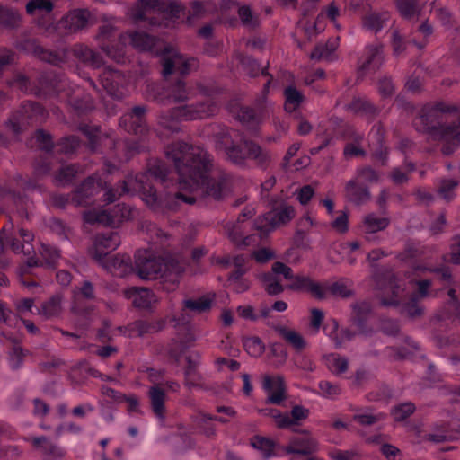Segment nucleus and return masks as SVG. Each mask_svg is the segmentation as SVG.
<instances>
[{"label":"nucleus","mask_w":460,"mask_h":460,"mask_svg":"<svg viewBox=\"0 0 460 460\" xmlns=\"http://www.w3.org/2000/svg\"><path fill=\"white\" fill-rule=\"evenodd\" d=\"M459 111L460 106L454 103L438 102L432 105H425L413 120V126L417 131L429 135L433 140L442 141L444 145L441 152L445 155H450L460 145V127L457 122L442 124L443 114Z\"/></svg>","instance_id":"nucleus-3"},{"label":"nucleus","mask_w":460,"mask_h":460,"mask_svg":"<svg viewBox=\"0 0 460 460\" xmlns=\"http://www.w3.org/2000/svg\"><path fill=\"white\" fill-rule=\"evenodd\" d=\"M415 411V405L411 402H406L394 406L391 411L394 420L402 421L411 416Z\"/></svg>","instance_id":"nucleus-58"},{"label":"nucleus","mask_w":460,"mask_h":460,"mask_svg":"<svg viewBox=\"0 0 460 460\" xmlns=\"http://www.w3.org/2000/svg\"><path fill=\"white\" fill-rule=\"evenodd\" d=\"M0 323H4L9 327L13 325L16 327L19 324H23L26 330L29 331V321L18 317V315L10 310L2 301H0Z\"/></svg>","instance_id":"nucleus-45"},{"label":"nucleus","mask_w":460,"mask_h":460,"mask_svg":"<svg viewBox=\"0 0 460 460\" xmlns=\"http://www.w3.org/2000/svg\"><path fill=\"white\" fill-rule=\"evenodd\" d=\"M251 445L252 447L261 452L264 460H268L270 457L275 455V445L270 439L257 436L251 440Z\"/></svg>","instance_id":"nucleus-52"},{"label":"nucleus","mask_w":460,"mask_h":460,"mask_svg":"<svg viewBox=\"0 0 460 460\" xmlns=\"http://www.w3.org/2000/svg\"><path fill=\"white\" fill-rule=\"evenodd\" d=\"M101 182L94 177H88L70 197H57L56 202L58 203L60 200L62 206L69 202L75 206H86L91 203V198L98 194Z\"/></svg>","instance_id":"nucleus-14"},{"label":"nucleus","mask_w":460,"mask_h":460,"mask_svg":"<svg viewBox=\"0 0 460 460\" xmlns=\"http://www.w3.org/2000/svg\"><path fill=\"white\" fill-rule=\"evenodd\" d=\"M31 51L40 59L49 64L58 66L66 62V51L64 49L60 52L51 51L44 49L42 46L31 41Z\"/></svg>","instance_id":"nucleus-35"},{"label":"nucleus","mask_w":460,"mask_h":460,"mask_svg":"<svg viewBox=\"0 0 460 460\" xmlns=\"http://www.w3.org/2000/svg\"><path fill=\"white\" fill-rule=\"evenodd\" d=\"M263 415L272 417L276 425L280 429L289 428L297 424L300 420H305L309 415V410L302 405H295L288 414H282L276 409H264L261 411Z\"/></svg>","instance_id":"nucleus-17"},{"label":"nucleus","mask_w":460,"mask_h":460,"mask_svg":"<svg viewBox=\"0 0 460 460\" xmlns=\"http://www.w3.org/2000/svg\"><path fill=\"white\" fill-rule=\"evenodd\" d=\"M62 302L63 297L61 295L56 294L52 296L49 300L41 305L40 309L39 310L40 314L46 318L58 316L63 309Z\"/></svg>","instance_id":"nucleus-40"},{"label":"nucleus","mask_w":460,"mask_h":460,"mask_svg":"<svg viewBox=\"0 0 460 460\" xmlns=\"http://www.w3.org/2000/svg\"><path fill=\"white\" fill-rule=\"evenodd\" d=\"M89 17L87 10H73L62 17L58 22L54 23L53 33H58L59 36L75 33L86 27Z\"/></svg>","instance_id":"nucleus-12"},{"label":"nucleus","mask_w":460,"mask_h":460,"mask_svg":"<svg viewBox=\"0 0 460 460\" xmlns=\"http://www.w3.org/2000/svg\"><path fill=\"white\" fill-rule=\"evenodd\" d=\"M400 14L405 19L419 15L422 6L420 0H394Z\"/></svg>","instance_id":"nucleus-44"},{"label":"nucleus","mask_w":460,"mask_h":460,"mask_svg":"<svg viewBox=\"0 0 460 460\" xmlns=\"http://www.w3.org/2000/svg\"><path fill=\"white\" fill-rule=\"evenodd\" d=\"M165 154L174 164L181 189L190 192L188 196L195 199L194 203L221 201L231 194L234 176L222 168L214 169L212 156L203 147L180 141L168 146Z\"/></svg>","instance_id":"nucleus-1"},{"label":"nucleus","mask_w":460,"mask_h":460,"mask_svg":"<svg viewBox=\"0 0 460 460\" xmlns=\"http://www.w3.org/2000/svg\"><path fill=\"white\" fill-rule=\"evenodd\" d=\"M276 330L279 334L294 349L301 350L305 347V341L304 338L296 331L288 329L284 326H279Z\"/></svg>","instance_id":"nucleus-50"},{"label":"nucleus","mask_w":460,"mask_h":460,"mask_svg":"<svg viewBox=\"0 0 460 460\" xmlns=\"http://www.w3.org/2000/svg\"><path fill=\"white\" fill-rule=\"evenodd\" d=\"M184 8L181 3L171 0H139L131 9L135 22L148 20L151 25L169 27L179 19Z\"/></svg>","instance_id":"nucleus-7"},{"label":"nucleus","mask_w":460,"mask_h":460,"mask_svg":"<svg viewBox=\"0 0 460 460\" xmlns=\"http://www.w3.org/2000/svg\"><path fill=\"white\" fill-rule=\"evenodd\" d=\"M8 230L7 226H4L0 234V253L8 249L12 250L14 253L18 254L23 252V243L19 238L6 234Z\"/></svg>","instance_id":"nucleus-42"},{"label":"nucleus","mask_w":460,"mask_h":460,"mask_svg":"<svg viewBox=\"0 0 460 460\" xmlns=\"http://www.w3.org/2000/svg\"><path fill=\"white\" fill-rule=\"evenodd\" d=\"M148 87L156 93L154 94V99L158 102L165 104L167 102L172 101L174 102H187L190 98L191 91L187 87L186 83L182 79H177L175 82L171 84L165 90L164 93L159 92V86L157 84H150Z\"/></svg>","instance_id":"nucleus-16"},{"label":"nucleus","mask_w":460,"mask_h":460,"mask_svg":"<svg viewBox=\"0 0 460 460\" xmlns=\"http://www.w3.org/2000/svg\"><path fill=\"white\" fill-rule=\"evenodd\" d=\"M285 96V111L287 112L295 111L303 102V94L294 86H288L284 90Z\"/></svg>","instance_id":"nucleus-46"},{"label":"nucleus","mask_w":460,"mask_h":460,"mask_svg":"<svg viewBox=\"0 0 460 460\" xmlns=\"http://www.w3.org/2000/svg\"><path fill=\"white\" fill-rule=\"evenodd\" d=\"M243 348L252 357H259L264 351V345L259 337H248L243 341Z\"/></svg>","instance_id":"nucleus-60"},{"label":"nucleus","mask_w":460,"mask_h":460,"mask_svg":"<svg viewBox=\"0 0 460 460\" xmlns=\"http://www.w3.org/2000/svg\"><path fill=\"white\" fill-rule=\"evenodd\" d=\"M80 146V139L75 136L65 137L58 143V152L72 155Z\"/></svg>","instance_id":"nucleus-62"},{"label":"nucleus","mask_w":460,"mask_h":460,"mask_svg":"<svg viewBox=\"0 0 460 460\" xmlns=\"http://www.w3.org/2000/svg\"><path fill=\"white\" fill-rule=\"evenodd\" d=\"M2 334L12 341V348L9 352V364L12 369H17L22 366L24 356L18 338L13 332L7 331H2Z\"/></svg>","instance_id":"nucleus-38"},{"label":"nucleus","mask_w":460,"mask_h":460,"mask_svg":"<svg viewBox=\"0 0 460 460\" xmlns=\"http://www.w3.org/2000/svg\"><path fill=\"white\" fill-rule=\"evenodd\" d=\"M262 388L267 393V402L279 405L286 399V386L284 378L280 376H265Z\"/></svg>","instance_id":"nucleus-21"},{"label":"nucleus","mask_w":460,"mask_h":460,"mask_svg":"<svg viewBox=\"0 0 460 460\" xmlns=\"http://www.w3.org/2000/svg\"><path fill=\"white\" fill-rule=\"evenodd\" d=\"M295 217V208L292 206L282 205L256 218L254 227L260 232L262 239L276 227L288 223Z\"/></svg>","instance_id":"nucleus-9"},{"label":"nucleus","mask_w":460,"mask_h":460,"mask_svg":"<svg viewBox=\"0 0 460 460\" xmlns=\"http://www.w3.org/2000/svg\"><path fill=\"white\" fill-rule=\"evenodd\" d=\"M120 237L117 232L110 231L98 234L95 238L96 252L94 257L102 261L108 252L116 250L120 244Z\"/></svg>","instance_id":"nucleus-24"},{"label":"nucleus","mask_w":460,"mask_h":460,"mask_svg":"<svg viewBox=\"0 0 460 460\" xmlns=\"http://www.w3.org/2000/svg\"><path fill=\"white\" fill-rule=\"evenodd\" d=\"M241 62H242V66H243V69L251 76L258 75L260 74V71H261V75H269V74L267 72V68L261 69V66L258 63V61L253 59L251 57H244Z\"/></svg>","instance_id":"nucleus-64"},{"label":"nucleus","mask_w":460,"mask_h":460,"mask_svg":"<svg viewBox=\"0 0 460 460\" xmlns=\"http://www.w3.org/2000/svg\"><path fill=\"white\" fill-rule=\"evenodd\" d=\"M316 449L315 441L308 435L303 434L291 439L287 452L303 456L311 455Z\"/></svg>","instance_id":"nucleus-31"},{"label":"nucleus","mask_w":460,"mask_h":460,"mask_svg":"<svg viewBox=\"0 0 460 460\" xmlns=\"http://www.w3.org/2000/svg\"><path fill=\"white\" fill-rule=\"evenodd\" d=\"M73 54L81 62L92 66L93 68H100L103 65V58L102 55L86 45H75L73 48Z\"/></svg>","instance_id":"nucleus-30"},{"label":"nucleus","mask_w":460,"mask_h":460,"mask_svg":"<svg viewBox=\"0 0 460 460\" xmlns=\"http://www.w3.org/2000/svg\"><path fill=\"white\" fill-rule=\"evenodd\" d=\"M53 4L49 0H31V21L47 35L53 34Z\"/></svg>","instance_id":"nucleus-11"},{"label":"nucleus","mask_w":460,"mask_h":460,"mask_svg":"<svg viewBox=\"0 0 460 460\" xmlns=\"http://www.w3.org/2000/svg\"><path fill=\"white\" fill-rule=\"evenodd\" d=\"M103 266L113 276L122 278L132 271L130 257L128 255H116L103 261Z\"/></svg>","instance_id":"nucleus-27"},{"label":"nucleus","mask_w":460,"mask_h":460,"mask_svg":"<svg viewBox=\"0 0 460 460\" xmlns=\"http://www.w3.org/2000/svg\"><path fill=\"white\" fill-rule=\"evenodd\" d=\"M20 20L19 14L13 9L4 7L0 4V24L8 27L14 28L18 25Z\"/></svg>","instance_id":"nucleus-57"},{"label":"nucleus","mask_w":460,"mask_h":460,"mask_svg":"<svg viewBox=\"0 0 460 460\" xmlns=\"http://www.w3.org/2000/svg\"><path fill=\"white\" fill-rule=\"evenodd\" d=\"M187 366L184 369L185 385L189 388L198 387L203 380L202 375L198 368L201 363V355L199 352H192L186 357Z\"/></svg>","instance_id":"nucleus-23"},{"label":"nucleus","mask_w":460,"mask_h":460,"mask_svg":"<svg viewBox=\"0 0 460 460\" xmlns=\"http://www.w3.org/2000/svg\"><path fill=\"white\" fill-rule=\"evenodd\" d=\"M352 310H353V314H352L353 323L357 325V327L358 328L360 332H362V333L365 332V331H364L365 323L372 310L371 304L368 301H365V300L360 301V302L355 303L352 305Z\"/></svg>","instance_id":"nucleus-39"},{"label":"nucleus","mask_w":460,"mask_h":460,"mask_svg":"<svg viewBox=\"0 0 460 460\" xmlns=\"http://www.w3.org/2000/svg\"><path fill=\"white\" fill-rule=\"evenodd\" d=\"M126 294L132 300L134 306L138 308L149 309L157 302L156 296L147 288H131Z\"/></svg>","instance_id":"nucleus-28"},{"label":"nucleus","mask_w":460,"mask_h":460,"mask_svg":"<svg viewBox=\"0 0 460 460\" xmlns=\"http://www.w3.org/2000/svg\"><path fill=\"white\" fill-rule=\"evenodd\" d=\"M184 308L197 313H202L211 307L212 298L208 296H203L197 299H186L183 302Z\"/></svg>","instance_id":"nucleus-54"},{"label":"nucleus","mask_w":460,"mask_h":460,"mask_svg":"<svg viewBox=\"0 0 460 460\" xmlns=\"http://www.w3.org/2000/svg\"><path fill=\"white\" fill-rule=\"evenodd\" d=\"M354 180L359 183H374L378 181L379 175L377 172L370 166H365L357 170Z\"/></svg>","instance_id":"nucleus-63"},{"label":"nucleus","mask_w":460,"mask_h":460,"mask_svg":"<svg viewBox=\"0 0 460 460\" xmlns=\"http://www.w3.org/2000/svg\"><path fill=\"white\" fill-rule=\"evenodd\" d=\"M459 181L452 179H442L438 188V195L447 202L452 201L456 197V190Z\"/></svg>","instance_id":"nucleus-51"},{"label":"nucleus","mask_w":460,"mask_h":460,"mask_svg":"<svg viewBox=\"0 0 460 460\" xmlns=\"http://www.w3.org/2000/svg\"><path fill=\"white\" fill-rule=\"evenodd\" d=\"M150 404L155 415L160 419L164 418V402H165V392L159 385H155L150 387L148 392Z\"/></svg>","instance_id":"nucleus-37"},{"label":"nucleus","mask_w":460,"mask_h":460,"mask_svg":"<svg viewBox=\"0 0 460 460\" xmlns=\"http://www.w3.org/2000/svg\"><path fill=\"white\" fill-rule=\"evenodd\" d=\"M419 35L422 38L421 40L418 41L416 39V36H413L412 42L414 45H416L419 49H423L429 40V38L433 34V27L432 25L428 22V20L424 21L421 24L418 26L413 35Z\"/></svg>","instance_id":"nucleus-55"},{"label":"nucleus","mask_w":460,"mask_h":460,"mask_svg":"<svg viewBox=\"0 0 460 460\" xmlns=\"http://www.w3.org/2000/svg\"><path fill=\"white\" fill-rule=\"evenodd\" d=\"M217 110V104L211 100L185 104L162 113L159 118V124L172 132H178L180 130V121L208 119L214 116Z\"/></svg>","instance_id":"nucleus-8"},{"label":"nucleus","mask_w":460,"mask_h":460,"mask_svg":"<svg viewBox=\"0 0 460 460\" xmlns=\"http://www.w3.org/2000/svg\"><path fill=\"white\" fill-rule=\"evenodd\" d=\"M103 89L114 99H121L126 94L127 78L119 70L106 66L100 75Z\"/></svg>","instance_id":"nucleus-15"},{"label":"nucleus","mask_w":460,"mask_h":460,"mask_svg":"<svg viewBox=\"0 0 460 460\" xmlns=\"http://www.w3.org/2000/svg\"><path fill=\"white\" fill-rule=\"evenodd\" d=\"M131 208L125 204L117 205L112 211L105 209H93L84 213V220L88 224H102L115 226L123 220L131 218Z\"/></svg>","instance_id":"nucleus-10"},{"label":"nucleus","mask_w":460,"mask_h":460,"mask_svg":"<svg viewBox=\"0 0 460 460\" xmlns=\"http://www.w3.org/2000/svg\"><path fill=\"white\" fill-rule=\"evenodd\" d=\"M212 137L217 150L223 151L227 159L235 164H243L246 159L264 165L270 160V154L257 143L243 138L233 128L221 124L212 126Z\"/></svg>","instance_id":"nucleus-4"},{"label":"nucleus","mask_w":460,"mask_h":460,"mask_svg":"<svg viewBox=\"0 0 460 460\" xmlns=\"http://www.w3.org/2000/svg\"><path fill=\"white\" fill-rule=\"evenodd\" d=\"M146 111L145 106H135L131 112L120 118L119 126L129 133L144 136L148 132L144 118Z\"/></svg>","instance_id":"nucleus-18"},{"label":"nucleus","mask_w":460,"mask_h":460,"mask_svg":"<svg viewBox=\"0 0 460 460\" xmlns=\"http://www.w3.org/2000/svg\"><path fill=\"white\" fill-rule=\"evenodd\" d=\"M319 395L327 399L336 398L341 392V387L337 384H333L328 380H322L318 383Z\"/></svg>","instance_id":"nucleus-61"},{"label":"nucleus","mask_w":460,"mask_h":460,"mask_svg":"<svg viewBox=\"0 0 460 460\" xmlns=\"http://www.w3.org/2000/svg\"><path fill=\"white\" fill-rule=\"evenodd\" d=\"M126 34H121L119 39V42L115 45H110L108 43H102L101 49L106 54L108 58L112 59L118 64H123L126 61L125 44L128 40Z\"/></svg>","instance_id":"nucleus-36"},{"label":"nucleus","mask_w":460,"mask_h":460,"mask_svg":"<svg viewBox=\"0 0 460 460\" xmlns=\"http://www.w3.org/2000/svg\"><path fill=\"white\" fill-rule=\"evenodd\" d=\"M81 172V166L78 164L63 165L55 176L56 181L59 185L70 184Z\"/></svg>","instance_id":"nucleus-49"},{"label":"nucleus","mask_w":460,"mask_h":460,"mask_svg":"<svg viewBox=\"0 0 460 460\" xmlns=\"http://www.w3.org/2000/svg\"><path fill=\"white\" fill-rule=\"evenodd\" d=\"M338 47V39L329 40L325 44H318L310 55L312 60H332L333 53Z\"/></svg>","instance_id":"nucleus-41"},{"label":"nucleus","mask_w":460,"mask_h":460,"mask_svg":"<svg viewBox=\"0 0 460 460\" xmlns=\"http://www.w3.org/2000/svg\"><path fill=\"white\" fill-rule=\"evenodd\" d=\"M385 279L387 281V287H384L381 284V280H380L379 276H375V281L376 283V288L378 289H386V288H388L390 290L391 294H392V297L391 298H382L381 299V304L384 306H396V305H399L398 297H399L400 293H401V288L397 284L396 279L394 278V276L393 274L388 273L385 276Z\"/></svg>","instance_id":"nucleus-33"},{"label":"nucleus","mask_w":460,"mask_h":460,"mask_svg":"<svg viewBox=\"0 0 460 460\" xmlns=\"http://www.w3.org/2000/svg\"><path fill=\"white\" fill-rule=\"evenodd\" d=\"M28 126L29 113L25 105H22L21 109L13 111L6 122V127L17 138L19 135L27 128Z\"/></svg>","instance_id":"nucleus-32"},{"label":"nucleus","mask_w":460,"mask_h":460,"mask_svg":"<svg viewBox=\"0 0 460 460\" xmlns=\"http://www.w3.org/2000/svg\"><path fill=\"white\" fill-rule=\"evenodd\" d=\"M270 81H267L263 86L261 95L256 100L258 111L243 106L237 112L236 119L249 129L256 128L262 121L264 116L266 97L269 93Z\"/></svg>","instance_id":"nucleus-13"},{"label":"nucleus","mask_w":460,"mask_h":460,"mask_svg":"<svg viewBox=\"0 0 460 460\" xmlns=\"http://www.w3.org/2000/svg\"><path fill=\"white\" fill-rule=\"evenodd\" d=\"M383 46L381 44H369L365 47L364 53L359 59V69L362 73L377 70L384 61Z\"/></svg>","instance_id":"nucleus-20"},{"label":"nucleus","mask_w":460,"mask_h":460,"mask_svg":"<svg viewBox=\"0 0 460 460\" xmlns=\"http://www.w3.org/2000/svg\"><path fill=\"white\" fill-rule=\"evenodd\" d=\"M162 329L159 323H151L144 320H138L131 324V331L135 332L138 336H144L148 333H155Z\"/></svg>","instance_id":"nucleus-53"},{"label":"nucleus","mask_w":460,"mask_h":460,"mask_svg":"<svg viewBox=\"0 0 460 460\" xmlns=\"http://www.w3.org/2000/svg\"><path fill=\"white\" fill-rule=\"evenodd\" d=\"M391 19V14L387 11L370 12L365 14L361 20L362 28L367 31L377 34L385 27L387 26Z\"/></svg>","instance_id":"nucleus-25"},{"label":"nucleus","mask_w":460,"mask_h":460,"mask_svg":"<svg viewBox=\"0 0 460 460\" xmlns=\"http://www.w3.org/2000/svg\"><path fill=\"white\" fill-rule=\"evenodd\" d=\"M33 444L40 448L46 455L53 458H61L65 456V450L58 446L51 443L46 437H36L33 438Z\"/></svg>","instance_id":"nucleus-48"},{"label":"nucleus","mask_w":460,"mask_h":460,"mask_svg":"<svg viewBox=\"0 0 460 460\" xmlns=\"http://www.w3.org/2000/svg\"><path fill=\"white\" fill-rule=\"evenodd\" d=\"M35 139L40 149L44 151L47 155H50L54 147L51 135L42 129H39L35 132Z\"/></svg>","instance_id":"nucleus-59"},{"label":"nucleus","mask_w":460,"mask_h":460,"mask_svg":"<svg viewBox=\"0 0 460 460\" xmlns=\"http://www.w3.org/2000/svg\"><path fill=\"white\" fill-rule=\"evenodd\" d=\"M65 84L64 79L58 77L53 72H46L39 78V88L35 94H57L61 92Z\"/></svg>","instance_id":"nucleus-26"},{"label":"nucleus","mask_w":460,"mask_h":460,"mask_svg":"<svg viewBox=\"0 0 460 460\" xmlns=\"http://www.w3.org/2000/svg\"><path fill=\"white\" fill-rule=\"evenodd\" d=\"M80 130L88 138V145L91 150L97 151L103 140L100 128L98 127L84 125L80 127ZM104 140H109L111 143L113 142V140L108 137H106Z\"/></svg>","instance_id":"nucleus-43"},{"label":"nucleus","mask_w":460,"mask_h":460,"mask_svg":"<svg viewBox=\"0 0 460 460\" xmlns=\"http://www.w3.org/2000/svg\"><path fill=\"white\" fill-rule=\"evenodd\" d=\"M184 269V264L172 256L156 257L148 251H138L135 255L134 270L137 274L143 279H162L171 285L165 288L167 291L175 288Z\"/></svg>","instance_id":"nucleus-6"},{"label":"nucleus","mask_w":460,"mask_h":460,"mask_svg":"<svg viewBox=\"0 0 460 460\" xmlns=\"http://www.w3.org/2000/svg\"><path fill=\"white\" fill-rule=\"evenodd\" d=\"M169 169L162 161H155L148 164L146 171L128 174L125 180L120 182V190L118 189H108L104 194V200L107 203H112L120 196L135 195L139 193L141 199L154 212L165 214L169 211H176L181 202L192 205L195 199L178 191L174 194L169 192L158 193L150 182L151 177L161 182L167 180Z\"/></svg>","instance_id":"nucleus-2"},{"label":"nucleus","mask_w":460,"mask_h":460,"mask_svg":"<svg viewBox=\"0 0 460 460\" xmlns=\"http://www.w3.org/2000/svg\"><path fill=\"white\" fill-rule=\"evenodd\" d=\"M415 170V164L405 160L401 167H394L390 172V178L394 184H403L410 180L409 174Z\"/></svg>","instance_id":"nucleus-47"},{"label":"nucleus","mask_w":460,"mask_h":460,"mask_svg":"<svg viewBox=\"0 0 460 460\" xmlns=\"http://www.w3.org/2000/svg\"><path fill=\"white\" fill-rule=\"evenodd\" d=\"M389 225L388 217H381L375 213H369L363 217L359 229L367 241L377 243L379 239L376 234L386 229Z\"/></svg>","instance_id":"nucleus-19"},{"label":"nucleus","mask_w":460,"mask_h":460,"mask_svg":"<svg viewBox=\"0 0 460 460\" xmlns=\"http://www.w3.org/2000/svg\"><path fill=\"white\" fill-rule=\"evenodd\" d=\"M127 36L132 47L138 51L150 52L160 57L163 66L162 75L164 78L174 72L181 75H188L198 65L196 59L184 58L172 47L164 46L159 39L146 32L135 31L127 33Z\"/></svg>","instance_id":"nucleus-5"},{"label":"nucleus","mask_w":460,"mask_h":460,"mask_svg":"<svg viewBox=\"0 0 460 460\" xmlns=\"http://www.w3.org/2000/svg\"><path fill=\"white\" fill-rule=\"evenodd\" d=\"M345 192L348 199L358 206L365 204L371 198L369 189L356 180H350L346 183Z\"/></svg>","instance_id":"nucleus-29"},{"label":"nucleus","mask_w":460,"mask_h":460,"mask_svg":"<svg viewBox=\"0 0 460 460\" xmlns=\"http://www.w3.org/2000/svg\"><path fill=\"white\" fill-rule=\"evenodd\" d=\"M211 420L212 415L208 414L198 415L194 420L196 427L199 429L200 433L208 438H211L216 435V428L211 423Z\"/></svg>","instance_id":"nucleus-56"},{"label":"nucleus","mask_w":460,"mask_h":460,"mask_svg":"<svg viewBox=\"0 0 460 460\" xmlns=\"http://www.w3.org/2000/svg\"><path fill=\"white\" fill-rule=\"evenodd\" d=\"M347 111L356 115L364 116L368 119L375 118L379 111L366 98L355 97L350 103L346 106Z\"/></svg>","instance_id":"nucleus-34"},{"label":"nucleus","mask_w":460,"mask_h":460,"mask_svg":"<svg viewBox=\"0 0 460 460\" xmlns=\"http://www.w3.org/2000/svg\"><path fill=\"white\" fill-rule=\"evenodd\" d=\"M225 230L229 239L239 248L258 244L259 240H261V238H258L255 234L243 235L244 226L240 218L234 223H227L225 226Z\"/></svg>","instance_id":"nucleus-22"}]
</instances>
